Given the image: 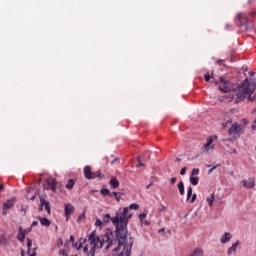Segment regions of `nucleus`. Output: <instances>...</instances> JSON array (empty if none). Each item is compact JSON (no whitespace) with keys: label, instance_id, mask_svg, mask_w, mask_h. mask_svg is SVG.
Wrapping results in <instances>:
<instances>
[{"label":"nucleus","instance_id":"obj_33","mask_svg":"<svg viewBox=\"0 0 256 256\" xmlns=\"http://www.w3.org/2000/svg\"><path fill=\"white\" fill-rule=\"evenodd\" d=\"M59 255L69 256V253H67V250H60Z\"/></svg>","mask_w":256,"mask_h":256},{"label":"nucleus","instance_id":"obj_53","mask_svg":"<svg viewBox=\"0 0 256 256\" xmlns=\"http://www.w3.org/2000/svg\"><path fill=\"white\" fill-rule=\"evenodd\" d=\"M22 256H25V255L22 253Z\"/></svg>","mask_w":256,"mask_h":256},{"label":"nucleus","instance_id":"obj_28","mask_svg":"<svg viewBox=\"0 0 256 256\" xmlns=\"http://www.w3.org/2000/svg\"><path fill=\"white\" fill-rule=\"evenodd\" d=\"M204 79H205V81H206L207 83H209V81H211V79H214L213 72H212L211 75H210V74H205V75H204Z\"/></svg>","mask_w":256,"mask_h":256},{"label":"nucleus","instance_id":"obj_21","mask_svg":"<svg viewBox=\"0 0 256 256\" xmlns=\"http://www.w3.org/2000/svg\"><path fill=\"white\" fill-rule=\"evenodd\" d=\"M178 187V191L180 193V195H185V183H183V181H180L177 185Z\"/></svg>","mask_w":256,"mask_h":256},{"label":"nucleus","instance_id":"obj_12","mask_svg":"<svg viewBox=\"0 0 256 256\" xmlns=\"http://www.w3.org/2000/svg\"><path fill=\"white\" fill-rule=\"evenodd\" d=\"M231 239H233V235L229 232H225L224 235H222L220 238V243H222V245H225V243H229Z\"/></svg>","mask_w":256,"mask_h":256},{"label":"nucleus","instance_id":"obj_22","mask_svg":"<svg viewBox=\"0 0 256 256\" xmlns=\"http://www.w3.org/2000/svg\"><path fill=\"white\" fill-rule=\"evenodd\" d=\"M65 187H66V189H68V191H71V189H73V187H75V180L69 179Z\"/></svg>","mask_w":256,"mask_h":256},{"label":"nucleus","instance_id":"obj_39","mask_svg":"<svg viewBox=\"0 0 256 256\" xmlns=\"http://www.w3.org/2000/svg\"><path fill=\"white\" fill-rule=\"evenodd\" d=\"M215 169H217V166L212 167V168L208 171V174L211 175V173H213V171H215Z\"/></svg>","mask_w":256,"mask_h":256},{"label":"nucleus","instance_id":"obj_1","mask_svg":"<svg viewBox=\"0 0 256 256\" xmlns=\"http://www.w3.org/2000/svg\"><path fill=\"white\" fill-rule=\"evenodd\" d=\"M132 215L129 214V207H124L123 212H117L115 217L111 218V214H105L103 216V222L109 223L111 221L116 229V234L113 235L111 230H107L104 235L99 238L95 231H92L88 235V242L90 245L83 247L84 253L95 256V249H102L104 247L107 250L114 247V251H118L121 245H125L127 241V225H129V219Z\"/></svg>","mask_w":256,"mask_h":256},{"label":"nucleus","instance_id":"obj_42","mask_svg":"<svg viewBox=\"0 0 256 256\" xmlns=\"http://www.w3.org/2000/svg\"><path fill=\"white\" fill-rule=\"evenodd\" d=\"M70 241H71V243H75V237L70 236Z\"/></svg>","mask_w":256,"mask_h":256},{"label":"nucleus","instance_id":"obj_19","mask_svg":"<svg viewBox=\"0 0 256 256\" xmlns=\"http://www.w3.org/2000/svg\"><path fill=\"white\" fill-rule=\"evenodd\" d=\"M38 220L40 221L41 225H43V227H49V225H51V221H49V219L45 218V217H38Z\"/></svg>","mask_w":256,"mask_h":256},{"label":"nucleus","instance_id":"obj_46","mask_svg":"<svg viewBox=\"0 0 256 256\" xmlns=\"http://www.w3.org/2000/svg\"><path fill=\"white\" fill-rule=\"evenodd\" d=\"M115 161H117V158H115L114 161L111 162V164L113 165V163H115Z\"/></svg>","mask_w":256,"mask_h":256},{"label":"nucleus","instance_id":"obj_52","mask_svg":"<svg viewBox=\"0 0 256 256\" xmlns=\"http://www.w3.org/2000/svg\"><path fill=\"white\" fill-rule=\"evenodd\" d=\"M176 161H179V159H176Z\"/></svg>","mask_w":256,"mask_h":256},{"label":"nucleus","instance_id":"obj_11","mask_svg":"<svg viewBox=\"0 0 256 256\" xmlns=\"http://www.w3.org/2000/svg\"><path fill=\"white\" fill-rule=\"evenodd\" d=\"M241 183L243 187H246V189H253L255 187V179L253 178L243 180Z\"/></svg>","mask_w":256,"mask_h":256},{"label":"nucleus","instance_id":"obj_49","mask_svg":"<svg viewBox=\"0 0 256 256\" xmlns=\"http://www.w3.org/2000/svg\"><path fill=\"white\" fill-rule=\"evenodd\" d=\"M231 100H233V96L231 97Z\"/></svg>","mask_w":256,"mask_h":256},{"label":"nucleus","instance_id":"obj_17","mask_svg":"<svg viewBox=\"0 0 256 256\" xmlns=\"http://www.w3.org/2000/svg\"><path fill=\"white\" fill-rule=\"evenodd\" d=\"M109 185L111 186L112 189H117V187H119V180H117L116 177H112L111 180L109 181Z\"/></svg>","mask_w":256,"mask_h":256},{"label":"nucleus","instance_id":"obj_34","mask_svg":"<svg viewBox=\"0 0 256 256\" xmlns=\"http://www.w3.org/2000/svg\"><path fill=\"white\" fill-rule=\"evenodd\" d=\"M196 200H197V194H193L190 200V203H195Z\"/></svg>","mask_w":256,"mask_h":256},{"label":"nucleus","instance_id":"obj_30","mask_svg":"<svg viewBox=\"0 0 256 256\" xmlns=\"http://www.w3.org/2000/svg\"><path fill=\"white\" fill-rule=\"evenodd\" d=\"M129 209H133L134 211H137V209H139V204L137 203H134V204H131L128 208Z\"/></svg>","mask_w":256,"mask_h":256},{"label":"nucleus","instance_id":"obj_36","mask_svg":"<svg viewBox=\"0 0 256 256\" xmlns=\"http://www.w3.org/2000/svg\"><path fill=\"white\" fill-rule=\"evenodd\" d=\"M170 183H171V185H175V183H177V178L176 177H172L170 179Z\"/></svg>","mask_w":256,"mask_h":256},{"label":"nucleus","instance_id":"obj_3","mask_svg":"<svg viewBox=\"0 0 256 256\" xmlns=\"http://www.w3.org/2000/svg\"><path fill=\"white\" fill-rule=\"evenodd\" d=\"M84 177L86 179H97V177H98V179H103V177H105V176L101 173V171L98 170L97 172H93L91 170V166H85Z\"/></svg>","mask_w":256,"mask_h":256},{"label":"nucleus","instance_id":"obj_15","mask_svg":"<svg viewBox=\"0 0 256 256\" xmlns=\"http://www.w3.org/2000/svg\"><path fill=\"white\" fill-rule=\"evenodd\" d=\"M32 246H33V241L30 238H27V247H28L27 254H28V256H37V253L35 252V250H33L31 252Z\"/></svg>","mask_w":256,"mask_h":256},{"label":"nucleus","instance_id":"obj_48","mask_svg":"<svg viewBox=\"0 0 256 256\" xmlns=\"http://www.w3.org/2000/svg\"><path fill=\"white\" fill-rule=\"evenodd\" d=\"M217 83H219V82L216 81L215 84L217 85Z\"/></svg>","mask_w":256,"mask_h":256},{"label":"nucleus","instance_id":"obj_7","mask_svg":"<svg viewBox=\"0 0 256 256\" xmlns=\"http://www.w3.org/2000/svg\"><path fill=\"white\" fill-rule=\"evenodd\" d=\"M219 82L221 83L218 87L219 91H222V93H230L231 88L229 87V81L225 80V78L220 77Z\"/></svg>","mask_w":256,"mask_h":256},{"label":"nucleus","instance_id":"obj_2","mask_svg":"<svg viewBox=\"0 0 256 256\" xmlns=\"http://www.w3.org/2000/svg\"><path fill=\"white\" fill-rule=\"evenodd\" d=\"M237 21L239 22V27H245V31H249L253 24L249 21V16L246 13H238Z\"/></svg>","mask_w":256,"mask_h":256},{"label":"nucleus","instance_id":"obj_26","mask_svg":"<svg viewBox=\"0 0 256 256\" xmlns=\"http://www.w3.org/2000/svg\"><path fill=\"white\" fill-rule=\"evenodd\" d=\"M110 197H114L116 199V201H120L121 199V193L119 192H110Z\"/></svg>","mask_w":256,"mask_h":256},{"label":"nucleus","instance_id":"obj_37","mask_svg":"<svg viewBox=\"0 0 256 256\" xmlns=\"http://www.w3.org/2000/svg\"><path fill=\"white\" fill-rule=\"evenodd\" d=\"M187 173V167H184L180 170V175H185Z\"/></svg>","mask_w":256,"mask_h":256},{"label":"nucleus","instance_id":"obj_23","mask_svg":"<svg viewBox=\"0 0 256 256\" xmlns=\"http://www.w3.org/2000/svg\"><path fill=\"white\" fill-rule=\"evenodd\" d=\"M100 193L103 197H107V195H109L111 197V190L107 189V188H102L100 190Z\"/></svg>","mask_w":256,"mask_h":256},{"label":"nucleus","instance_id":"obj_29","mask_svg":"<svg viewBox=\"0 0 256 256\" xmlns=\"http://www.w3.org/2000/svg\"><path fill=\"white\" fill-rule=\"evenodd\" d=\"M196 175H199V169L198 168H194L192 170L190 177H197Z\"/></svg>","mask_w":256,"mask_h":256},{"label":"nucleus","instance_id":"obj_51","mask_svg":"<svg viewBox=\"0 0 256 256\" xmlns=\"http://www.w3.org/2000/svg\"><path fill=\"white\" fill-rule=\"evenodd\" d=\"M207 167H211L210 165H207Z\"/></svg>","mask_w":256,"mask_h":256},{"label":"nucleus","instance_id":"obj_24","mask_svg":"<svg viewBox=\"0 0 256 256\" xmlns=\"http://www.w3.org/2000/svg\"><path fill=\"white\" fill-rule=\"evenodd\" d=\"M190 183L191 185H199V177L197 176H190Z\"/></svg>","mask_w":256,"mask_h":256},{"label":"nucleus","instance_id":"obj_50","mask_svg":"<svg viewBox=\"0 0 256 256\" xmlns=\"http://www.w3.org/2000/svg\"><path fill=\"white\" fill-rule=\"evenodd\" d=\"M140 165H143V163L140 162Z\"/></svg>","mask_w":256,"mask_h":256},{"label":"nucleus","instance_id":"obj_10","mask_svg":"<svg viewBox=\"0 0 256 256\" xmlns=\"http://www.w3.org/2000/svg\"><path fill=\"white\" fill-rule=\"evenodd\" d=\"M241 241L237 240L232 246L227 250V255H235L237 253V247H240Z\"/></svg>","mask_w":256,"mask_h":256},{"label":"nucleus","instance_id":"obj_4","mask_svg":"<svg viewBox=\"0 0 256 256\" xmlns=\"http://www.w3.org/2000/svg\"><path fill=\"white\" fill-rule=\"evenodd\" d=\"M229 135H232L234 139H237L243 135V126L238 123L232 124L228 130Z\"/></svg>","mask_w":256,"mask_h":256},{"label":"nucleus","instance_id":"obj_13","mask_svg":"<svg viewBox=\"0 0 256 256\" xmlns=\"http://www.w3.org/2000/svg\"><path fill=\"white\" fill-rule=\"evenodd\" d=\"M40 203H42V207L45 208V211H47L48 215H51V204L49 201L45 200L43 197H40Z\"/></svg>","mask_w":256,"mask_h":256},{"label":"nucleus","instance_id":"obj_5","mask_svg":"<svg viewBox=\"0 0 256 256\" xmlns=\"http://www.w3.org/2000/svg\"><path fill=\"white\" fill-rule=\"evenodd\" d=\"M214 139H217V136H210L207 138V142L203 145L201 148V153H211L213 149H215V146L213 145Z\"/></svg>","mask_w":256,"mask_h":256},{"label":"nucleus","instance_id":"obj_35","mask_svg":"<svg viewBox=\"0 0 256 256\" xmlns=\"http://www.w3.org/2000/svg\"><path fill=\"white\" fill-rule=\"evenodd\" d=\"M227 125H231V121L228 120L226 123H222V128L226 129Z\"/></svg>","mask_w":256,"mask_h":256},{"label":"nucleus","instance_id":"obj_32","mask_svg":"<svg viewBox=\"0 0 256 256\" xmlns=\"http://www.w3.org/2000/svg\"><path fill=\"white\" fill-rule=\"evenodd\" d=\"M31 230H32L31 227L28 228V229H23V228H22V233H24V235H27L28 233H31Z\"/></svg>","mask_w":256,"mask_h":256},{"label":"nucleus","instance_id":"obj_6","mask_svg":"<svg viewBox=\"0 0 256 256\" xmlns=\"http://www.w3.org/2000/svg\"><path fill=\"white\" fill-rule=\"evenodd\" d=\"M17 202V198H11L9 200H7L6 202L3 203V211H2V215L3 217H5L7 215V211H9V209H12V207H15V203Z\"/></svg>","mask_w":256,"mask_h":256},{"label":"nucleus","instance_id":"obj_8","mask_svg":"<svg viewBox=\"0 0 256 256\" xmlns=\"http://www.w3.org/2000/svg\"><path fill=\"white\" fill-rule=\"evenodd\" d=\"M75 212V206L73 204H65L64 206V215L66 217V221H69V217L73 215Z\"/></svg>","mask_w":256,"mask_h":256},{"label":"nucleus","instance_id":"obj_47","mask_svg":"<svg viewBox=\"0 0 256 256\" xmlns=\"http://www.w3.org/2000/svg\"><path fill=\"white\" fill-rule=\"evenodd\" d=\"M217 63H223V60H218Z\"/></svg>","mask_w":256,"mask_h":256},{"label":"nucleus","instance_id":"obj_16","mask_svg":"<svg viewBox=\"0 0 256 256\" xmlns=\"http://www.w3.org/2000/svg\"><path fill=\"white\" fill-rule=\"evenodd\" d=\"M205 252L203 251L202 248H195L190 254L189 256H204Z\"/></svg>","mask_w":256,"mask_h":256},{"label":"nucleus","instance_id":"obj_38","mask_svg":"<svg viewBox=\"0 0 256 256\" xmlns=\"http://www.w3.org/2000/svg\"><path fill=\"white\" fill-rule=\"evenodd\" d=\"M96 225H97V227H101V225H103V221H101L100 219H97Z\"/></svg>","mask_w":256,"mask_h":256},{"label":"nucleus","instance_id":"obj_9","mask_svg":"<svg viewBox=\"0 0 256 256\" xmlns=\"http://www.w3.org/2000/svg\"><path fill=\"white\" fill-rule=\"evenodd\" d=\"M45 183L47 185V189H50L51 191H53V193L57 191V180L49 178L45 181Z\"/></svg>","mask_w":256,"mask_h":256},{"label":"nucleus","instance_id":"obj_44","mask_svg":"<svg viewBox=\"0 0 256 256\" xmlns=\"http://www.w3.org/2000/svg\"><path fill=\"white\" fill-rule=\"evenodd\" d=\"M3 184H0V191H3Z\"/></svg>","mask_w":256,"mask_h":256},{"label":"nucleus","instance_id":"obj_43","mask_svg":"<svg viewBox=\"0 0 256 256\" xmlns=\"http://www.w3.org/2000/svg\"><path fill=\"white\" fill-rule=\"evenodd\" d=\"M153 185V183H150L148 186H146V189H149V187H151Z\"/></svg>","mask_w":256,"mask_h":256},{"label":"nucleus","instance_id":"obj_31","mask_svg":"<svg viewBox=\"0 0 256 256\" xmlns=\"http://www.w3.org/2000/svg\"><path fill=\"white\" fill-rule=\"evenodd\" d=\"M7 243V238L5 236L1 235L0 236V245H5Z\"/></svg>","mask_w":256,"mask_h":256},{"label":"nucleus","instance_id":"obj_45","mask_svg":"<svg viewBox=\"0 0 256 256\" xmlns=\"http://www.w3.org/2000/svg\"><path fill=\"white\" fill-rule=\"evenodd\" d=\"M163 231H165V228L160 229V230H159V233H161V232H163Z\"/></svg>","mask_w":256,"mask_h":256},{"label":"nucleus","instance_id":"obj_18","mask_svg":"<svg viewBox=\"0 0 256 256\" xmlns=\"http://www.w3.org/2000/svg\"><path fill=\"white\" fill-rule=\"evenodd\" d=\"M25 232H23V228L22 227H19V233L17 235V239L18 241H20V243H23V241H25Z\"/></svg>","mask_w":256,"mask_h":256},{"label":"nucleus","instance_id":"obj_14","mask_svg":"<svg viewBox=\"0 0 256 256\" xmlns=\"http://www.w3.org/2000/svg\"><path fill=\"white\" fill-rule=\"evenodd\" d=\"M146 218H147V212H143L142 214H139L141 225H146V226L151 225V223Z\"/></svg>","mask_w":256,"mask_h":256},{"label":"nucleus","instance_id":"obj_27","mask_svg":"<svg viewBox=\"0 0 256 256\" xmlns=\"http://www.w3.org/2000/svg\"><path fill=\"white\" fill-rule=\"evenodd\" d=\"M192 196H193V188L190 186L188 187V190H187V201H189V199H191Z\"/></svg>","mask_w":256,"mask_h":256},{"label":"nucleus","instance_id":"obj_25","mask_svg":"<svg viewBox=\"0 0 256 256\" xmlns=\"http://www.w3.org/2000/svg\"><path fill=\"white\" fill-rule=\"evenodd\" d=\"M206 201H207L209 207H213V203L215 202V195L212 194L210 197H208L206 199Z\"/></svg>","mask_w":256,"mask_h":256},{"label":"nucleus","instance_id":"obj_40","mask_svg":"<svg viewBox=\"0 0 256 256\" xmlns=\"http://www.w3.org/2000/svg\"><path fill=\"white\" fill-rule=\"evenodd\" d=\"M37 225H39V222L33 221L32 224H31V228L37 227Z\"/></svg>","mask_w":256,"mask_h":256},{"label":"nucleus","instance_id":"obj_41","mask_svg":"<svg viewBox=\"0 0 256 256\" xmlns=\"http://www.w3.org/2000/svg\"><path fill=\"white\" fill-rule=\"evenodd\" d=\"M38 211L41 213V211H43V206H42V203L40 202V206L38 208Z\"/></svg>","mask_w":256,"mask_h":256},{"label":"nucleus","instance_id":"obj_20","mask_svg":"<svg viewBox=\"0 0 256 256\" xmlns=\"http://www.w3.org/2000/svg\"><path fill=\"white\" fill-rule=\"evenodd\" d=\"M84 243H87V239L86 238H80L79 241L74 244V247L76 249H81V247H83Z\"/></svg>","mask_w":256,"mask_h":256}]
</instances>
